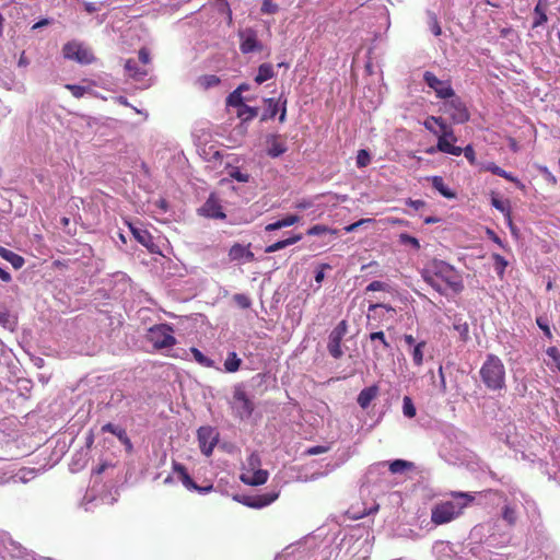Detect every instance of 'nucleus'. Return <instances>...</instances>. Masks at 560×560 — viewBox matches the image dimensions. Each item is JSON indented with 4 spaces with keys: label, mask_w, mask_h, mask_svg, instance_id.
Wrapping results in <instances>:
<instances>
[{
    "label": "nucleus",
    "mask_w": 560,
    "mask_h": 560,
    "mask_svg": "<svg viewBox=\"0 0 560 560\" xmlns=\"http://www.w3.org/2000/svg\"><path fill=\"white\" fill-rule=\"evenodd\" d=\"M491 257L494 262V269L497 271V275L499 276L500 279H502L504 276L505 268L509 265V261L500 254L494 253L492 254Z\"/></svg>",
    "instance_id": "nucleus-37"
},
{
    "label": "nucleus",
    "mask_w": 560,
    "mask_h": 560,
    "mask_svg": "<svg viewBox=\"0 0 560 560\" xmlns=\"http://www.w3.org/2000/svg\"><path fill=\"white\" fill-rule=\"evenodd\" d=\"M190 352H191L195 361L198 362L200 365H202L205 368L213 366V361L211 359H209L208 357H206L199 349L194 347L190 349Z\"/></svg>",
    "instance_id": "nucleus-40"
},
{
    "label": "nucleus",
    "mask_w": 560,
    "mask_h": 560,
    "mask_svg": "<svg viewBox=\"0 0 560 560\" xmlns=\"http://www.w3.org/2000/svg\"><path fill=\"white\" fill-rule=\"evenodd\" d=\"M423 80L429 88H431L439 98H450L454 96V90L448 81H442L438 79V77L430 72L425 71L423 74Z\"/></svg>",
    "instance_id": "nucleus-11"
},
{
    "label": "nucleus",
    "mask_w": 560,
    "mask_h": 560,
    "mask_svg": "<svg viewBox=\"0 0 560 560\" xmlns=\"http://www.w3.org/2000/svg\"><path fill=\"white\" fill-rule=\"evenodd\" d=\"M226 105L232 107H237L238 109L245 105L242 94L240 91H233L226 97Z\"/></svg>",
    "instance_id": "nucleus-41"
},
{
    "label": "nucleus",
    "mask_w": 560,
    "mask_h": 560,
    "mask_svg": "<svg viewBox=\"0 0 560 560\" xmlns=\"http://www.w3.org/2000/svg\"><path fill=\"white\" fill-rule=\"evenodd\" d=\"M300 221V217L296 215V214H289L273 223H269L266 225L265 230L266 231H276V230H279V229H282V228H287V226H291V225H294L295 223H298Z\"/></svg>",
    "instance_id": "nucleus-25"
},
{
    "label": "nucleus",
    "mask_w": 560,
    "mask_h": 560,
    "mask_svg": "<svg viewBox=\"0 0 560 560\" xmlns=\"http://www.w3.org/2000/svg\"><path fill=\"white\" fill-rule=\"evenodd\" d=\"M129 228L137 242L144 246L150 253H158V245L154 243L153 236L149 231L133 226L132 224H129Z\"/></svg>",
    "instance_id": "nucleus-15"
},
{
    "label": "nucleus",
    "mask_w": 560,
    "mask_h": 560,
    "mask_svg": "<svg viewBox=\"0 0 560 560\" xmlns=\"http://www.w3.org/2000/svg\"><path fill=\"white\" fill-rule=\"evenodd\" d=\"M278 498V493L270 492V493H264V494H257V495H249L244 497L242 502L248 508L253 509H261L269 504H271L273 501H276Z\"/></svg>",
    "instance_id": "nucleus-14"
},
{
    "label": "nucleus",
    "mask_w": 560,
    "mask_h": 560,
    "mask_svg": "<svg viewBox=\"0 0 560 560\" xmlns=\"http://www.w3.org/2000/svg\"><path fill=\"white\" fill-rule=\"evenodd\" d=\"M205 215L212 219H225V213L222 210L219 199L211 194L202 207Z\"/></svg>",
    "instance_id": "nucleus-16"
},
{
    "label": "nucleus",
    "mask_w": 560,
    "mask_h": 560,
    "mask_svg": "<svg viewBox=\"0 0 560 560\" xmlns=\"http://www.w3.org/2000/svg\"><path fill=\"white\" fill-rule=\"evenodd\" d=\"M102 431L103 432H109V433L116 435V438H118L119 441L122 442L128 448L132 447L131 441L128 438L125 429L119 428V427H117V425H115V424L109 422V423H106V424H104L102 427Z\"/></svg>",
    "instance_id": "nucleus-21"
},
{
    "label": "nucleus",
    "mask_w": 560,
    "mask_h": 560,
    "mask_svg": "<svg viewBox=\"0 0 560 560\" xmlns=\"http://www.w3.org/2000/svg\"><path fill=\"white\" fill-rule=\"evenodd\" d=\"M329 450H330V446H328V445H316V446L308 447L305 451V455L314 456V455L327 453Z\"/></svg>",
    "instance_id": "nucleus-53"
},
{
    "label": "nucleus",
    "mask_w": 560,
    "mask_h": 560,
    "mask_svg": "<svg viewBox=\"0 0 560 560\" xmlns=\"http://www.w3.org/2000/svg\"><path fill=\"white\" fill-rule=\"evenodd\" d=\"M173 328L167 324H160L148 330L147 339L152 346L160 350L171 348L176 343Z\"/></svg>",
    "instance_id": "nucleus-4"
},
{
    "label": "nucleus",
    "mask_w": 560,
    "mask_h": 560,
    "mask_svg": "<svg viewBox=\"0 0 560 560\" xmlns=\"http://www.w3.org/2000/svg\"><path fill=\"white\" fill-rule=\"evenodd\" d=\"M479 375L487 389L501 392L505 389V366L502 360L495 354H488L482 363Z\"/></svg>",
    "instance_id": "nucleus-3"
},
{
    "label": "nucleus",
    "mask_w": 560,
    "mask_h": 560,
    "mask_svg": "<svg viewBox=\"0 0 560 560\" xmlns=\"http://www.w3.org/2000/svg\"><path fill=\"white\" fill-rule=\"evenodd\" d=\"M369 338H370L371 342L378 341L382 345L384 350L390 349V345L387 341L385 334L383 331L371 332L369 335Z\"/></svg>",
    "instance_id": "nucleus-44"
},
{
    "label": "nucleus",
    "mask_w": 560,
    "mask_h": 560,
    "mask_svg": "<svg viewBox=\"0 0 560 560\" xmlns=\"http://www.w3.org/2000/svg\"><path fill=\"white\" fill-rule=\"evenodd\" d=\"M463 154L471 165L476 164V153L471 144H468L464 148Z\"/></svg>",
    "instance_id": "nucleus-54"
},
{
    "label": "nucleus",
    "mask_w": 560,
    "mask_h": 560,
    "mask_svg": "<svg viewBox=\"0 0 560 560\" xmlns=\"http://www.w3.org/2000/svg\"><path fill=\"white\" fill-rule=\"evenodd\" d=\"M453 327L459 334L463 341H466L469 338V326L466 322L459 320L454 323Z\"/></svg>",
    "instance_id": "nucleus-46"
},
{
    "label": "nucleus",
    "mask_w": 560,
    "mask_h": 560,
    "mask_svg": "<svg viewBox=\"0 0 560 560\" xmlns=\"http://www.w3.org/2000/svg\"><path fill=\"white\" fill-rule=\"evenodd\" d=\"M65 88L71 92L75 98H81L89 91L88 88L78 84H66Z\"/></svg>",
    "instance_id": "nucleus-49"
},
{
    "label": "nucleus",
    "mask_w": 560,
    "mask_h": 560,
    "mask_svg": "<svg viewBox=\"0 0 560 560\" xmlns=\"http://www.w3.org/2000/svg\"><path fill=\"white\" fill-rule=\"evenodd\" d=\"M536 323H537L538 327L544 331L545 336L547 338L551 339L552 334H551L550 327L547 324V322L542 317H537Z\"/></svg>",
    "instance_id": "nucleus-56"
},
{
    "label": "nucleus",
    "mask_w": 560,
    "mask_h": 560,
    "mask_svg": "<svg viewBox=\"0 0 560 560\" xmlns=\"http://www.w3.org/2000/svg\"><path fill=\"white\" fill-rule=\"evenodd\" d=\"M373 220L372 219H361L352 224H349L345 228V231L350 233V232H353L355 231L359 226L365 224V223H370L372 222Z\"/></svg>",
    "instance_id": "nucleus-58"
},
{
    "label": "nucleus",
    "mask_w": 560,
    "mask_h": 560,
    "mask_svg": "<svg viewBox=\"0 0 560 560\" xmlns=\"http://www.w3.org/2000/svg\"><path fill=\"white\" fill-rule=\"evenodd\" d=\"M258 115L257 107H250L248 105L242 106V108L237 109V117L243 121L247 122L253 120Z\"/></svg>",
    "instance_id": "nucleus-34"
},
{
    "label": "nucleus",
    "mask_w": 560,
    "mask_h": 560,
    "mask_svg": "<svg viewBox=\"0 0 560 560\" xmlns=\"http://www.w3.org/2000/svg\"><path fill=\"white\" fill-rule=\"evenodd\" d=\"M431 183L433 188L436 189L443 197L447 199L456 198V192L445 185L444 179L441 176H433L431 178Z\"/></svg>",
    "instance_id": "nucleus-28"
},
{
    "label": "nucleus",
    "mask_w": 560,
    "mask_h": 560,
    "mask_svg": "<svg viewBox=\"0 0 560 560\" xmlns=\"http://www.w3.org/2000/svg\"><path fill=\"white\" fill-rule=\"evenodd\" d=\"M276 75V72L273 70V66L271 63H261L258 67L257 74L255 77V82L257 84H261L266 82L267 80L272 79Z\"/></svg>",
    "instance_id": "nucleus-26"
},
{
    "label": "nucleus",
    "mask_w": 560,
    "mask_h": 560,
    "mask_svg": "<svg viewBox=\"0 0 560 560\" xmlns=\"http://www.w3.org/2000/svg\"><path fill=\"white\" fill-rule=\"evenodd\" d=\"M79 456H80V458L78 459V462H74L72 464V466H77L75 468H72V470H79V469L83 468L88 463L86 454H79Z\"/></svg>",
    "instance_id": "nucleus-62"
},
{
    "label": "nucleus",
    "mask_w": 560,
    "mask_h": 560,
    "mask_svg": "<svg viewBox=\"0 0 560 560\" xmlns=\"http://www.w3.org/2000/svg\"><path fill=\"white\" fill-rule=\"evenodd\" d=\"M402 411L404 415L408 418H413L416 416V407L412 402V399L409 396L404 397Z\"/></svg>",
    "instance_id": "nucleus-43"
},
{
    "label": "nucleus",
    "mask_w": 560,
    "mask_h": 560,
    "mask_svg": "<svg viewBox=\"0 0 560 560\" xmlns=\"http://www.w3.org/2000/svg\"><path fill=\"white\" fill-rule=\"evenodd\" d=\"M388 468H389V471L392 474H402L406 470L412 469L413 468V463L405 460V459H395V460L389 463V467Z\"/></svg>",
    "instance_id": "nucleus-31"
},
{
    "label": "nucleus",
    "mask_w": 560,
    "mask_h": 560,
    "mask_svg": "<svg viewBox=\"0 0 560 560\" xmlns=\"http://www.w3.org/2000/svg\"><path fill=\"white\" fill-rule=\"evenodd\" d=\"M0 256L7 261H9L14 269H21L25 264V260L21 255L12 250H9L2 246H0Z\"/></svg>",
    "instance_id": "nucleus-23"
},
{
    "label": "nucleus",
    "mask_w": 560,
    "mask_h": 560,
    "mask_svg": "<svg viewBox=\"0 0 560 560\" xmlns=\"http://www.w3.org/2000/svg\"><path fill=\"white\" fill-rule=\"evenodd\" d=\"M502 518L509 526H515L517 522L516 509L510 504H505L502 508Z\"/></svg>",
    "instance_id": "nucleus-33"
},
{
    "label": "nucleus",
    "mask_w": 560,
    "mask_h": 560,
    "mask_svg": "<svg viewBox=\"0 0 560 560\" xmlns=\"http://www.w3.org/2000/svg\"><path fill=\"white\" fill-rule=\"evenodd\" d=\"M427 347L425 341H420L417 345L413 346L410 354L412 357L413 364L416 366H421L423 363V351Z\"/></svg>",
    "instance_id": "nucleus-35"
},
{
    "label": "nucleus",
    "mask_w": 560,
    "mask_h": 560,
    "mask_svg": "<svg viewBox=\"0 0 560 560\" xmlns=\"http://www.w3.org/2000/svg\"><path fill=\"white\" fill-rule=\"evenodd\" d=\"M453 141L445 140L444 138H441L438 140L436 149H439L440 152L447 153L451 155L459 156L463 154L464 148L456 147L452 143Z\"/></svg>",
    "instance_id": "nucleus-29"
},
{
    "label": "nucleus",
    "mask_w": 560,
    "mask_h": 560,
    "mask_svg": "<svg viewBox=\"0 0 560 560\" xmlns=\"http://www.w3.org/2000/svg\"><path fill=\"white\" fill-rule=\"evenodd\" d=\"M547 9H548L547 0H538L536 7L534 9L535 19L533 22V28L541 26L542 24H545L547 22V20H548L547 13H546Z\"/></svg>",
    "instance_id": "nucleus-20"
},
{
    "label": "nucleus",
    "mask_w": 560,
    "mask_h": 560,
    "mask_svg": "<svg viewBox=\"0 0 560 560\" xmlns=\"http://www.w3.org/2000/svg\"><path fill=\"white\" fill-rule=\"evenodd\" d=\"M326 233L336 234L337 231L331 230L328 226L323 225V224H315V225L311 226L306 232V234L310 236H316V235H322V234H326Z\"/></svg>",
    "instance_id": "nucleus-42"
},
{
    "label": "nucleus",
    "mask_w": 560,
    "mask_h": 560,
    "mask_svg": "<svg viewBox=\"0 0 560 560\" xmlns=\"http://www.w3.org/2000/svg\"><path fill=\"white\" fill-rule=\"evenodd\" d=\"M481 171L490 172V173H492V174H494L497 176L503 177L506 180L516 184L517 186H523L522 183L515 176H513L511 173L504 171L502 167L498 166L493 162H489L487 164H483L481 166Z\"/></svg>",
    "instance_id": "nucleus-18"
},
{
    "label": "nucleus",
    "mask_w": 560,
    "mask_h": 560,
    "mask_svg": "<svg viewBox=\"0 0 560 560\" xmlns=\"http://www.w3.org/2000/svg\"><path fill=\"white\" fill-rule=\"evenodd\" d=\"M388 289V285L383 281H372L368 287L366 291H386Z\"/></svg>",
    "instance_id": "nucleus-55"
},
{
    "label": "nucleus",
    "mask_w": 560,
    "mask_h": 560,
    "mask_svg": "<svg viewBox=\"0 0 560 560\" xmlns=\"http://www.w3.org/2000/svg\"><path fill=\"white\" fill-rule=\"evenodd\" d=\"M219 83L220 78L214 74H205L198 78V84L205 90L217 86Z\"/></svg>",
    "instance_id": "nucleus-38"
},
{
    "label": "nucleus",
    "mask_w": 560,
    "mask_h": 560,
    "mask_svg": "<svg viewBox=\"0 0 560 560\" xmlns=\"http://www.w3.org/2000/svg\"><path fill=\"white\" fill-rule=\"evenodd\" d=\"M399 242L404 245L412 246L416 250L420 249V243H419L418 238H416L415 236H411L407 233L399 234Z\"/></svg>",
    "instance_id": "nucleus-47"
},
{
    "label": "nucleus",
    "mask_w": 560,
    "mask_h": 560,
    "mask_svg": "<svg viewBox=\"0 0 560 560\" xmlns=\"http://www.w3.org/2000/svg\"><path fill=\"white\" fill-rule=\"evenodd\" d=\"M326 269H331V266H330V265H328V264H320V265L318 266V269L316 270V273H315V281H316L317 283H320V282L324 280V278H325V273H324V271H325Z\"/></svg>",
    "instance_id": "nucleus-57"
},
{
    "label": "nucleus",
    "mask_w": 560,
    "mask_h": 560,
    "mask_svg": "<svg viewBox=\"0 0 560 560\" xmlns=\"http://www.w3.org/2000/svg\"><path fill=\"white\" fill-rule=\"evenodd\" d=\"M268 480V471L264 469L255 470L252 476H242V481L250 486H260Z\"/></svg>",
    "instance_id": "nucleus-24"
},
{
    "label": "nucleus",
    "mask_w": 560,
    "mask_h": 560,
    "mask_svg": "<svg viewBox=\"0 0 560 560\" xmlns=\"http://www.w3.org/2000/svg\"><path fill=\"white\" fill-rule=\"evenodd\" d=\"M431 31L435 36H440L442 34V28L439 24L436 16L431 18Z\"/></svg>",
    "instance_id": "nucleus-60"
},
{
    "label": "nucleus",
    "mask_w": 560,
    "mask_h": 560,
    "mask_svg": "<svg viewBox=\"0 0 560 560\" xmlns=\"http://www.w3.org/2000/svg\"><path fill=\"white\" fill-rule=\"evenodd\" d=\"M62 54L66 59L74 60L82 65H90L95 60L93 52L89 48L74 40L63 45Z\"/></svg>",
    "instance_id": "nucleus-6"
},
{
    "label": "nucleus",
    "mask_w": 560,
    "mask_h": 560,
    "mask_svg": "<svg viewBox=\"0 0 560 560\" xmlns=\"http://www.w3.org/2000/svg\"><path fill=\"white\" fill-rule=\"evenodd\" d=\"M197 439L201 453L210 456L219 441V433L210 425L200 427L197 431Z\"/></svg>",
    "instance_id": "nucleus-10"
},
{
    "label": "nucleus",
    "mask_w": 560,
    "mask_h": 560,
    "mask_svg": "<svg viewBox=\"0 0 560 560\" xmlns=\"http://www.w3.org/2000/svg\"><path fill=\"white\" fill-rule=\"evenodd\" d=\"M287 151V145L284 142L279 141L277 138H273L268 147L267 153L271 158H278L282 155Z\"/></svg>",
    "instance_id": "nucleus-32"
},
{
    "label": "nucleus",
    "mask_w": 560,
    "mask_h": 560,
    "mask_svg": "<svg viewBox=\"0 0 560 560\" xmlns=\"http://www.w3.org/2000/svg\"><path fill=\"white\" fill-rule=\"evenodd\" d=\"M229 174L231 178L240 183H247L249 180V174L241 172L238 167H233Z\"/></svg>",
    "instance_id": "nucleus-52"
},
{
    "label": "nucleus",
    "mask_w": 560,
    "mask_h": 560,
    "mask_svg": "<svg viewBox=\"0 0 560 560\" xmlns=\"http://www.w3.org/2000/svg\"><path fill=\"white\" fill-rule=\"evenodd\" d=\"M439 128H440V131H438L439 133L436 135L438 140L441 138H444L445 140H450L453 142L456 141V137L454 135L452 127H450L443 118H442V124H440Z\"/></svg>",
    "instance_id": "nucleus-39"
},
{
    "label": "nucleus",
    "mask_w": 560,
    "mask_h": 560,
    "mask_svg": "<svg viewBox=\"0 0 560 560\" xmlns=\"http://www.w3.org/2000/svg\"><path fill=\"white\" fill-rule=\"evenodd\" d=\"M451 100L444 103V113L450 116L454 124H465L469 120L470 114L458 96L450 97Z\"/></svg>",
    "instance_id": "nucleus-8"
},
{
    "label": "nucleus",
    "mask_w": 560,
    "mask_h": 560,
    "mask_svg": "<svg viewBox=\"0 0 560 560\" xmlns=\"http://www.w3.org/2000/svg\"><path fill=\"white\" fill-rule=\"evenodd\" d=\"M348 331V324L346 320H341L330 331L328 337L327 350L334 359H340L343 355L341 341Z\"/></svg>",
    "instance_id": "nucleus-7"
},
{
    "label": "nucleus",
    "mask_w": 560,
    "mask_h": 560,
    "mask_svg": "<svg viewBox=\"0 0 560 560\" xmlns=\"http://www.w3.org/2000/svg\"><path fill=\"white\" fill-rule=\"evenodd\" d=\"M229 258L232 261H246L250 262L255 260V255L250 250V244L242 245L240 243H235L229 250Z\"/></svg>",
    "instance_id": "nucleus-13"
},
{
    "label": "nucleus",
    "mask_w": 560,
    "mask_h": 560,
    "mask_svg": "<svg viewBox=\"0 0 560 560\" xmlns=\"http://www.w3.org/2000/svg\"><path fill=\"white\" fill-rule=\"evenodd\" d=\"M451 497L458 501H442L432 508L431 522L433 524L443 525L458 518L475 500L472 494L462 491H453Z\"/></svg>",
    "instance_id": "nucleus-2"
},
{
    "label": "nucleus",
    "mask_w": 560,
    "mask_h": 560,
    "mask_svg": "<svg viewBox=\"0 0 560 560\" xmlns=\"http://www.w3.org/2000/svg\"><path fill=\"white\" fill-rule=\"evenodd\" d=\"M233 301L243 310L249 308L252 306L250 298L243 293L234 294Z\"/></svg>",
    "instance_id": "nucleus-45"
},
{
    "label": "nucleus",
    "mask_w": 560,
    "mask_h": 560,
    "mask_svg": "<svg viewBox=\"0 0 560 560\" xmlns=\"http://www.w3.org/2000/svg\"><path fill=\"white\" fill-rule=\"evenodd\" d=\"M125 69L128 72L129 77L133 78L135 80H141L148 74V71L140 68L137 61L133 59H128L126 61Z\"/></svg>",
    "instance_id": "nucleus-30"
},
{
    "label": "nucleus",
    "mask_w": 560,
    "mask_h": 560,
    "mask_svg": "<svg viewBox=\"0 0 560 560\" xmlns=\"http://www.w3.org/2000/svg\"><path fill=\"white\" fill-rule=\"evenodd\" d=\"M442 124V117H435V116H429L424 122L423 126L425 129H428L430 132L438 135V130L434 128V125L440 126Z\"/></svg>",
    "instance_id": "nucleus-50"
},
{
    "label": "nucleus",
    "mask_w": 560,
    "mask_h": 560,
    "mask_svg": "<svg viewBox=\"0 0 560 560\" xmlns=\"http://www.w3.org/2000/svg\"><path fill=\"white\" fill-rule=\"evenodd\" d=\"M138 57L143 65H148L151 61L150 52L145 47L139 50Z\"/></svg>",
    "instance_id": "nucleus-59"
},
{
    "label": "nucleus",
    "mask_w": 560,
    "mask_h": 560,
    "mask_svg": "<svg viewBox=\"0 0 560 560\" xmlns=\"http://www.w3.org/2000/svg\"><path fill=\"white\" fill-rule=\"evenodd\" d=\"M378 395V386L372 385L369 387L363 388L360 394L358 395V404L361 408L366 409L371 401L376 398Z\"/></svg>",
    "instance_id": "nucleus-19"
},
{
    "label": "nucleus",
    "mask_w": 560,
    "mask_h": 560,
    "mask_svg": "<svg viewBox=\"0 0 560 560\" xmlns=\"http://www.w3.org/2000/svg\"><path fill=\"white\" fill-rule=\"evenodd\" d=\"M173 470L177 474L178 479L182 481L184 487L186 489H188V490H194V491H197L199 493H208V492L212 491V489H213L212 485H209V486H206V487L198 486L192 480V478L189 476L186 467L184 465L179 464V463L175 462L173 464Z\"/></svg>",
    "instance_id": "nucleus-12"
},
{
    "label": "nucleus",
    "mask_w": 560,
    "mask_h": 560,
    "mask_svg": "<svg viewBox=\"0 0 560 560\" xmlns=\"http://www.w3.org/2000/svg\"><path fill=\"white\" fill-rule=\"evenodd\" d=\"M279 10L278 5L272 0H262V4L260 8L261 13L264 14H275Z\"/></svg>",
    "instance_id": "nucleus-51"
},
{
    "label": "nucleus",
    "mask_w": 560,
    "mask_h": 560,
    "mask_svg": "<svg viewBox=\"0 0 560 560\" xmlns=\"http://www.w3.org/2000/svg\"><path fill=\"white\" fill-rule=\"evenodd\" d=\"M407 203L410 207L415 208L416 210H419V209H421V208H423L425 206V202L423 200H420V199H418V200L409 199L407 201Z\"/></svg>",
    "instance_id": "nucleus-64"
},
{
    "label": "nucleus",
    "mask_w": 560,
    "mask_h": 560,
    "mask_svg": "<svg viewBox=\"0 0 560 560\" xmlns=\"http://www.w3.org/2000/svg\"><path fill=\"white\" fill-rule=\"evenodd\" d=\"M242 360L235 352H230L224 361V369L229 373L236 372L241 366Z\"/></svg>",
    "instance_id": "nucleus-36"
},
{
    "label": "nucleus",
    "mask_w": 560,
    "mask_h": 560,
    "mask_svg": "<svg viewBox=\"0 0 560 560\" xmlns=\"http://www.w3.org/2000/svg\"><path fill=\"white\" fill-rule=\"evenodd\" d=\"M240 37V50L242 54H250V52H260L264 50V44L258 39L257 32L247 27L245 30L238 31Z\"/></svg>",
    "instance_id": "nucleus-9"
},
{
    "label": "nucleus",
    "mask_w": 560,
    "mask_h": 560,
    "mask_svg": "<svg viewBox=\"0 0 560 560\" xmlns=\"http://www.w3.org/2000/svg\"><path fill=\"white\" fill-rule=\"evenodd\" d=\"M357 166L358 167H365L370 164L371 162V155L370 153L364 150V149H361L358 151V154H357Z\"/></svg>",
    "instance_id": "nucleus-48"
},
{
    "label": "nucleus",
    "mask_w": 560,
    "mask_h": 560,
    "mask_svg": "<svg viewBox=\"0 0 560 560\" xmlns=\"http://www.w3.org/2000/svg\"><path fill=\"white\" fill-rule=\"evenodd\" d=\"M423 272L424 281L441 294H446L447 290L459 293L464 289L460 273L450 264L433 259Z\"/></svg>",
    "instance_id": "nucleus-1"
},
{
    "label": "nucleus",
    "mask_w": 560,
    "mask_h": 560,
    "mask_svg": "<svg viewBox=\"0 0 560 560\" xmlns=\"http://www.w3.org/2000/svg\"><path fill=\"white\" fill-rule=\"evenodd\" d=\"M490 197H491L492 207H494L497 210H499L500 212L503 213V215L505 217V219L508 221V224L513 230L512 211H511L510 200L509 199L503 200V199L499 198L498 194L494 191H492L490 194Z\"/></svg>",
    "instance_id": "nucleus-17"
},
{
    "label": "nucleus",
    "mask_w": 560,
    "mask_h": 560,
    "mask_svg": "<svg viewBox=\"0 0 560 560\" xmlns=\"http://www.w3.org/2000/svg\"><path fill=\"white\" fill-rule=\"evenodd\" d=\"M248 466L253 469L258 467L260 465V457L257 453L250 454V456L247 459Z\"/></svg>",
    "instance_id": "nucleus-61"
},
{
    "label": "nucleus",
    "mask_w": 560,
    "mask_h": 560,
    "mask_svg": "<svg viewBox=\"0 0 560 560\" xmlns=\"http://www.w3.org/2000/svg\"><path fill=\"white\" fill-rule=\"evenodd\" d=\"M232 408L241 419L249 418L254 412L255 405L242 385L234 386Z\"/></svg>",
    "instance_id": "nucleus-5"
},
{
    "label": "nucleus",
    "mask_w": 560,
    "mask_h": 560,
    "mask_svg": "<svg viewBox=\"0 0 560 560\" xmlns=\"http://www.w3.org/2000/svg\"><path fill=\"white\" fill-rule=\"evenodd\" d=\"M302 240V234H294L285 240L278 241L265 248V253L271 254L278 252L287 246L293 245Z\"/></svg>",
    "instance_id": "nucleus-22"
},
{
    "label": "nucleus",
    "mask_w": 560,
    "mask_h": 560,
    "mask_svg": "<svg viewBox=\"0 0 560 560\" xmlns=\"http://www.w3.org/2000/svg\"><path fill=\"white\" fill-rule=\"evenodd\" d=\"M546 353L553 359L556 362H559L560 360V350L556 347H549L546 351Z\"/></svg>",
    "instance_id": "nucleus-63"
},
{
    "label": "nucleus",
    "mask_w": 560,
    "mask_h": 560,
    "mask_svg": "<svg viewBox=\"0 0 560 560\" xmlns=\"http://www.w3.org/2000/svg\"><path fill=\"white\" fill-rule=\"evenodd\" d=\"M280 101H281V97L278 98V100H276L273 97L265 98L264 100L265 104L267 105V108H266V110L264 112V114L260 117L261 121H266L268 119L275 118V116L279 112V103H280Z\"/></svg>",
    "instance_id": "nucleus-27"
}]
</instances>
